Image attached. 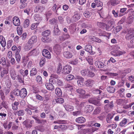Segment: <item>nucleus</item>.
Returning <instances> with one entry per match:
<instances>
[{
    "label": "nucleus",
    "mask_w": 134,
    "mask_h": 134,
    "mask_svg": "<svg viewBox=\"0 0 134 134\" xmlns=\"http://www.w3.org/2000/svg\"><path fill=\"white\" fill-rule=\"evenodd\" d=\"M81 18L80 13L75 14L70 19L69 16H67L66 18V20L68 23L70 24L71 23H73L77 21Z\"/></svg>",
    "instance_id": "f257e3e1"
},
{
    "label": "nucleus",
    "mask_w": 134,
    "mask_h": 134,
    "mask_svg": "<svg viewBox=\"0 0 134 134\" xmlns=\"http://www.w3.org/2000/svg\"><path fill=\"white\" fill-rule=\"evenodd\" d=\"M72 70V67L69 65H66L63 67L62 73L63 74H67L70 73Z\"/></svg>",
    "instance_id": "f03ea898"
},
{
    "label": "nucleus",
    "mask_w": 134,
    "mask_h": 134,
    "mask_svg": "<svg viewBox=\"0 0 134 134\" xmlns=\"http://www.w3.org/2000/svg\"><path fill=\"white\" fill-rule=\"evenodd\" d=\"M45 7L43 5H37L35 8L34 11L36 12L41 13L45 9Z\"/></svg>",
    "instance_id": "7ed1b4c3"
},
{
    "label": "nucleus",
    "mask_w": 134,
    "mask_h": 134,
    "mask_svg": "<svg viewBox=\"0 0 134 134\" xmlns=\"http://www.w3.org/2000/svg\"><path fill=\"white\" fill-rule=\"evenodd\" d=\"M85 50L89 53L91 55H93L95 53V52L93 51L92 50V46L90 44L86 45L85 47Z\"/></svg>",
    "instance_id": "20e7f679"
},
{
    "label": "nucleus",
    "mask_w": 134,
    "mask_h": 134,
    "mask_svg": "<svg viewBox=\"0 0 134 134\" xmlns=\"http://www.w3.org/2000/svg\"><path fill=\"white\" fill-rule=\"evenodd\" d=\"M12 125V122L11 121L8 122L7 121L3 123V126L5 129L9 130L11 128Z\"/></svg>",
    "instance_id": "39448f33"
},
{
    "label": "nucleus",
    "mask_w": 134,
    "mask_h": 134,
    "mask_svg": "<svg viewBox=\"0 0 134 134\" xmlns=\"http://www.w3.org/2000/svg\"><path fill=\"white\" fill-rule=\"evenodd\" d=\"M125 37L126 39L128 40L134 37V30H132L129 31L126 36Z\"/></svg>",
    "instance_id": "423d86ee"
},
{
    "label": "nucleus",
    "mask_w": 134,
    "mask_h": 134,
    "mask_svg": "<svg viewBox=\"0 0 134 134\" xmlns=\"http://www.w3.org/2000/svg\"><path fill=\"white\" fill-rule=\"evenodd\" d=\"M94 81L93 80L88 79L85 82V84L87 87H91L94 84Z\"/></svg>",
    "instance_id": "0eeeda50"
},
{
    "label": "nucleus",
    "mask_w": 134,
    "mask_h": 134,
    "mask_svg": "<svg viewBox=\"0 0 134 134\" xmlns=\"http://www.w3.org/2000/svg\"><path fill=\"white\" fill-rule=\"evenodd\" d=\"M27 94V90L25 88H22L20 91V96L21 98H24L26 97Z\"/></svg>",
    "instance_id": "6e6552de"
},
{
    "label": "nucleus",
    "mask_w": 134,
    "mask_h": 134,
    "mask_svg": "<svg viewBox=\"0 0 134 134\" xmlns=\"http://www.w3.org/2000/svg\"><path fill=\"white\" fill-rule=\"evenodd\" d=\"M42 55L46 58L50 59L51 58V55L50 52L47 50H43L42 52Z\"/></svg>",
    "instance_id": "1a4fd4ad"
},
{
    "label": "nucleus",
    "mask_w": 134,
    "mask_h": 134,
    "mask_svg": "<svg viewBox=\"0 0 134 134\" xmlns=\"http://www.w3.org/2000/svg\"><path fill=\"white\" fill-rule=\"evenodd\" d=\"M13 24L15 26H18L20 24V20L18 16H14L13 19Z\"/></svg>",
    "instance_id": "9d476101"
},
{
    "label": "nucleus",
    "mask_w": 134,
    "mask_h": 134,
    "mask_svg": "<svg viewBox=\"0 0 134 134\" xmlns=\"http://www.w3.org/2000/svg\"><path fill=\"white\" fill-rule=\"evenodd\" d=\"M8 73V70L7 69H4L1 72L0 76L1 78L3 79V77L4 76V79H8L9 78V76L6 75Z\"/></svg>",
    "instance_id": "9b49d317"
},
{
    "label": "nucleus",
    "mask_w": 134,
    "mask_h": 134,
    "mask_svg": "<svg viewBox=\"0 0 134 134\" xmlns=\"http://www.w3.org/2000/svg\"><path fill=\"white\" fill-rule=\"evenodd\" d=\"M29 57L28 54H27V55L24 56L22 57V63L24 66H26L27 64V62L29 59Z\"/></svg>",
    "instance_id": "f8f14e48"
},
{
    "label": "nucleus",
    "mask_w": 134,
    "mask_h": 134,
    "mask_svg": "<svg viewBox=\"0 0 134 134\" xmlns=\"http://www.w3.org/2000/svg\"><path fill=\"white\" fill-rule=\"evenodd\" d=\"M53 50L56 54L58 55L61 51V48L59 45H56L53 47Z\"/></svg>",
    "instance_id": "ddd939ff"
},
{
    "label": "nucleus",
    "mask_w": 134,
    "mask_h": 134,
    "mask_svg": "<svg viewBox=\"0 0 134 134\" xmlns=\"http://www.w3.org/2000/svg\"><path fill=\"white\" fill-rule=\"evenodd\" d=\"M45 85L47 89L48 90L52 91L54 89V87L53 83L47 82L46 83Z\"/></svg>",
    "instance_id": "4468645a"
},
{
    "label": "nucleus",
    "mask_w": 134,
    "mask_h": 134,
    "mask_svg": "<svg viewBox=\"0 0 134 134\" xmlns=\"http://www.w3.org/2000/svg\"><path fill=\"white\" fill-rule=\"evenodd\" d=\"M9 73L12 78L14 80H15L16 74L14 70L13 69H11L10 70Z\"/></svg>",
    "instance_id": "2eb2a0df"
},
{
    "label": "nucleus",
    "mask_w": 134,
    "mask_h": 134,
    "mask_svg": "<svg viewBox=\"0 0 134 134\" xmlns=\"http://www.w3.org/2000/svg\"><path fill=\"white\" fill-rule=\"evenodd\" d=\"M37 37L36 36H32L30 38L28 42V43H29L31 44L35 43L37 41Z\"/></svg>",
    "instance_id": "dca6fc26"
},
{
    "label": "nucleus",
    "mask_w": 134,
    "mask_h": 134,
    "mask_svg": "<svg viewBox=\"0 0 134 134\" xmlns=\"http://www.w3.org/2000/svg\"><path fill=\"white\" fill-rule=\"evenodd\" d=\"M75 121L78 123L82 124L86 121V119L83 117L81 116L76 118Z\"/></svg>",
    "instance_id": "f3484780"
},
{
    "label": "nucleus",
    "mask_w": 134,
    "mask_h": 134,
    "mask_svg": "<svg viewBox=\"0 0 134 134\" xmlns=\"http://www.w3.org/2000/svg\"><path fill=\"white\" fill-rule=\"evenodd\" d=\"M0 43L2 46L5 47L6 45V42L5 38L2 35L0 36Z\"/></svg>",
    "instance_id": "a211bd4d"
},
{
    "label": "nucleus",
    "mask_w": 134,
    "mask_h": 134,
    "mask_svg": "<svg viewBox=\"0 0 134 134\" xmlns=\"http://www.w3.org/2000/svg\"><path fill=\"white\" fill-rule=\"evenodd\" d=\"M64 102V99L62 98H59L56 99L54 100L52 103L53 104H55L56 103L58 104H62Z\"/></svg>",
    "instance_id": "6ab92c4d"
},
{
    "label": "nucleus",
    "mask_w": 134,
    "mask_h": 134,
    "mask_svg": "<svg viewBox=\"0 0 134 134\" xmlns=\"http://www.w3.org/2000/svg\"><path fill=\"white\" fill-rule=\"evenodd\" d=\"M70 37L69 35L68 34H64L61 36H60L59 38L60 41H63L69 38Z\"/></svg>",
    "instance_id": "aec40b11"
},
{
    "label": "nucleus",
    "mask_w": 134,
    "mask_h": 134,
    "mask_svg": "<svg viewBox=\"0 0 134 134\" xmlns=\"http://www.w3.org/2000/svg\"><path fill=\"white\" fill-rule=\"evenodd\" d=\"M93 110V107L91 105H87L85 108V111L87 113H90Z\"/></svg>",
    "instance_id": "412c9836"
},
{
    "label": "nucleus",
    "mask_w": 134,
    "mask_h": 134,
    "mask_svg": "<svg viewBox=\"0 0 134 134\" xmlns=\"http://www.w3.org/2000/svg\"><path fill=\"white\" fill-rule=\"evenodd\" d=\"M63 54L64 57L67 58H71L72 56V53L68 51L64 52L63 53Z\"/></svg>",
    "instance_id": "4be33fe9"
},
{
    "label": "nucleus",
    "mask_w": 134,
    "mask_h": 134,
    "mask_svg": "<svg viewBox=\"0 0 134 134\" xmlns=\"http://www.w3.org/2000/svg\"><path fill=\"white\" fill-rule=\"evenodd\" d=\"M65 109L67 111H71L74 109V107L71 105L69 104L65 105L64 106Z\"/></svg>",
    "instance_id": "5701e85b"
},
{
    "label": "nucleus",
    "mask_w": 134,
    "mask_h": 134,
    "mask_svg": "<svg viewBox=\"0 0 134 134\" xmlns=\"http://www.w3.org/2000/svg\"><path fill=\"white\" fill-rule=\"evenodd\" d=\"M94 65L98 68H102L104 66V64L103 62L99 61H96L94 63Z\"/></svg>",
    "instance_id": "b1692460"
},
{
    "label": "nucleus",
    "mask_w": 134,
    "mask_h": 134,
    "mask_svg": "<svg viewBox=\"0 0 134 134\" xmlns=\"http://www.w3.org/2000/svg\"><path fill=\"white\" fill-rule=\"evenodd\" d=\"M19 102L15 101L12 104V109L14 110H16L18 109V106L19 105Z\"/></svg>",
    "instance_id": "393cba45"
},
{
    "label": "nucleus",
    "mask_w": 134,
    "mask_h": 134,
    "mask_svg": "<svg viewBox=\"0 0 134 134\" xmlns=\"http://www.w3.org/2000/svg\"><path fill=\"white\" fill-rule=\"evenodd\" d=\"M54 30V34L55 35H59L60 33V31L59 29L58 25H55Z\"/></svg>",
    "instance_id": "a878e982"
},
{
    "label": "nucleus",
    "mask_w": 134,
    "mask_h": 134,
    "mask_svg": "<svg viewBox=\"0 0 134 134\" xmlns=\"http://www.w3.org/2000/svg\"><path fill=\"white\" fill-rule=\"evenodd\" d=\"M23 124L26 128H30L32 127V125H31L29 122V121L26 120L23 122Z\"/></svg>",
    "instance_id": "bb28decb"
},
{
    "label": "nucleus",
    "mask_w": 134,
    "mask_h": 134,
    "mask_svg": "<svg viewBox=\"0 0 134 134\" xmlns=\"http://www.w3.org/2000/svg\"><path fill=\"white\" fill-rule=\"evenodd\" d=\"M28 54L29 56H36L37 54V51L36 49H34L29 53Z\"/></svg>",
    "instance_id": "cd10ccee"
},
{
    "label": "nucleus",
    "mask_w": 134,
    "mask_h": 134,
    "mask_svg": "<svg viewBox=\"0 0 134 134\" xmlns=\"http://www.w3.org/2000/svg\"><path fill=\"white\" fill-rule=\"evenodd\" d=\"M107 90L109 93H113L115 92V89L113 86H109L107 87Z\"/></svg>",
    "instance_id": "c85d7f7f"
},
{
    "label": "nucleus",
    "mask_w": 134,
    "mask_h": 134,
    "mask_svg": "<svg viewBox=\"0 0 134 134\" xmlns=\"http://www.w3.org/2000/svg\"><path fill=\"white\" fill-rule=\"evenodd\" d=\"M55 92L58 97H60L62 95V91L60 88H56L55 90Z\"/></svg>",
    "instance_id": "c756f323"
},
{
    "label": "nucleus",
    "mask_w": 134,
    "mask_h": 134,
    "mask_svg": "<svg viewBox=\"0 0 134 134\" xmlns=\"http://www.w3.org/2000/svg\"><path fill=\"white\" fill-rule=\"evenodd\" d=\"M84 79L83 78H80L79 80H78L77 81V83L79 86L80 87H82L83 85Z\"/></svg>",
    "instance_id": "7c9ffc66"
},
{
    "label": "nucleus",
    "mask_w": 134,
    "mask_h": 134,
    "mask_svg": "<svg viewBox=\"0 0 134 134\" xmlns=\"http://www.w3.org/2000/svg\"><path fill=\"white\" fill-rule=\"evenodd\" d=\"M37 72V69L35 68H32L30 71V76H33L36 75Z\"/></svg>",
    "instance_id": "2f4dec72"
},
{
    "label": "nucleus",
    "mask_w": 134,
    "mask_h": 134,
    "mask_svg": "<svg viewBox=\"0 0 134 134\" xmlns=\"http://www.w3.org/2000/svg\"><path fill=\"white\" fill-rule=\"evenodd\" d=\"M114 107L113 101H111L108 104L105 105V107H107L108 109H112Z\"/></svg>",
    "instance_id": "473e14b6"
},
{
    "label": "nucleus",
    "mask_w": 134,
    "mask_h": 134,
    "mask_svg": "<svg viewBox=\"0 0 134 134\" xmlns=\"http://www.w3.org/2000/svg\"><path fill=\"white\" fill-rule=\"evenodd\" d=\"M36 80L39 84H42L43 81L41 76L40 75L37 76L36 78Z\"/></svg>",
    "instance_id": "72a5a7b5"
},
{
    "label": "nucleus",
    "mask_w": 134,
    "mask_h": 134,
    "mask_svg": "<svg viewBox=\"0 0 134 134\" xmlns=\"http://www.w3.org/2000/svg\"><path fill=\"white\" fill-rule=\"evenodd\" d=\"M42 41L44 42H49L51 41V39L47 37V36H43L42 38Z\"/></svg>",
    "instance_id": "f704fd0d"
},
{
    "label": "nucleus",
    "mask_w": 134,
    "mask_h": 134,
    "mask_svg": "<svg viewBox=\"0 0 134 134\" xmlns=\"http://www.w3.org/2000/svg\"><path fill=\"white\" fill-rule=\"evenodd\" d=\"M50 34V31L49 30H48L43 32L42 33V35L43 36L47 37L49 36Z\"/></svg>",
    "instance_id": "c9c22d12"
},
{
    "label": "nucleus",
    "mask_w": 134,
    "mask_h": 134,
    "mask_svg": "<svg viewBox=\"0 0 134 134\" xmlns=\"http://www.w3.org/2000/svg\"><path fill=\"white\" fill-rule=\"evenodd\" d=\"M77 93H78L81 96L84 95L85 94V91L83 89L79 88L76 90Z\"/></svg>",
    "instance_id": "e433bc0d"
},
{
    "label": "nucleus",
    "mask_w": 134,
    "mask_h": 134,
    "mask_svg": "<svg viewBox=\"0 0 134 134\" xmlns=\"http://www.w3.org/2000/svg\"><path fill=\"white\" fill-rule=\"evenodd\" d=\"M133 9L132 8L128 9L127 12H129L128 16L130 17H133L134 16V10H132Z\"/></svg>",
    "instance_id": "4c0bfd02"
},
{
    "label": "nucleus",
    "mask_w": 134,
    "mask_h": 134,
    "mask_svg": "<svg viewBox=\"0 0 134 134\" xmlns=\"http://www.w3.org/2000/svg\"><path fill=\"white\" fill-rule=\"evenodd\" d=\"M65 88L70 90L71 92L74 91V87L69 84H68L65 86Z\"/></svg>",
    "instance_id": "58836bf2"
},
{
    "label": "nucleus",
    "mask_w": 134,
    "mask_h": 134,
    "mask_svg": "<svg viewBox=\"0 0 134 134\" xmlns=\"http://www.w3.org/2000/svg\"><path fill=\"white\" fill-rule=\"evenodd\" d=\"M127 120L126 118H124L120 122V125L121 126L123 127L127 123Z\"/></svg>",
    "instance_id": "ea45409f"
},
{
    "label": "nucleus",
    "mask_w": 134,
    "mask_h": 134,
    "mask_svg": "<svg viewBox=\"0 0 134 134\" xmlns=\"http://www.w3.org/2000/svg\"><path fill=\"white\" fill-rule=\"evenodd\" d=\"M96 3V5L98 7H102L103 4L102 2L99 0H95L94 1Z\"/></svg>",
    "instance_id": "a19ab883"
},
{
    "label": "nucleus",
    "mask_w": 134,
    "mask_h": 134,
    "mask_svg": "<svg viewBox=\"0 0 134 134\" xmlns=\"http://www.w3.org/2000/svg\"><path fill=\"white\" fill-rule=\"evenodd\" d=\"M67 122L66 121L64 120H58L56 121H54L53 122L54 124H66Z\"/></svg>",
    "instance_id": "79ce46f5"
},
{
    "label": "nucleus",
    "mask_w": 134,
    "mask_h": 134,
    "mask_svg": "<svg viewBox=\"0 0 134 134\" xmlns=\"http://www.w3.org/2000/svg\"><path fill=\"white\" fill-rule=\"evenodd\" d=\"M110 3L111 5L114 6L118 4L119 2L118 0H110Z\"/></svg>",
    "instance_id": "37998d69"
},
{
    "label": "nucleus",
    "mask_w": 134,
    "mask_h": 134,
    "mask_svg": "<svg viewBox=\"0 0 134 134\" xmlns=\"http://www.w3.org/2000/svg\"><path fill=\"white\" fill-rule=\"evenodd\" d=\"M62 65L61 63H59L57 68V72L58 74L60 73L61 71H62Z\"/></svg>",
    "instance_id": "c03bdc74"
},
{
    "label": "nucleus",
    "mask_w": 134,
    "mask_h": 134,
    "mask_svg": "<svg viewBox=\"0 0 134 134\" xmlns=\"http://www.w3.org/2000/svg\"><path fill=\"white\" fill-rule=\"evenodd\" d=\"M36 129L41 132H43L44 130V127L41 125H38L35 127Z\"/></svg>",
    "instance_id": "a18cd8bd"
},
{
    "label": "nucleus",
    "mask_w": 134,
    "mask_h": 134,
    "mask_svg": "<svg viewBox=\"0 0 134 134\" xmlns=\"http://www.w3.org/2000/svg\"><path fill=\"white\" fill-rule=\"evenodd\" d=\"M30 21L28 19L25 20L24 23V27L25 28H27L29 25Z\"/></svg>",
    "instance_id": "49530a36"
},
{
    "label": "nucleus",
    "mask_w": 134,
    "mask_h": 134,
    "mask_svg": "<svg viewBox=\"0 0 134 134\" xmlns=\"http://www.w3.org/2000/svg\"><path fill=\"white\" fill-rule=\"evenodd\" d=\"M86 60L89 63V64L91 65H92L93 64V58L91 57H89L86 58Z\"/></svg>",
    "instance_id": "de8ad7c7"
},
{
    "label": "nucleus",
    "mask_w": 134,
    "mask_h": 134,
    "mask_svg": "<svg viewBox=\"0 0 134 134\" xmlns=\"http://www.w3.org/2000/svg\"><path fill=\"white\" fill-rule=\"evenodd\" d=\"M113 116L111 114H109L107 116L106 118V121L107 123H110L111 122V119L113 118Z\"/></svg>",
    "instance_id": "09e8293b"
},
{
    "label": "nucleus",
    "mask_w": 134,
    "mask_h": 134,
    "mask_svg": "<svg viewBox=\"0 0 134 134\" xmlns=\"http://www.w3.org/2000/svg\"><path fill=\"white\" fill-rule=\"evenodd\" d=\"M95 75V74L93 71L90 70H88L87 76L91 77H93Z\"/></svg>",
    "instance_id": "8fccbe9b"
},
{
    "label": "nucleus",
    "mask_w": 134,
    "mask_h": 134,
    "mask_svg": "<svg viewBox=\"0 0 134 134\" xmlns=\"http://www.w3.org/2000/svg\"><path fill=\"white\" fill-rule=\"evenodd\" d=\"M97 26L100 28L103 29H104V26L105 25V24L103 23L99 22L97 23Z\"/></svg>",
    "instance_id": "3c124183"
},
{
    "label": "nucleus",
    "mask_w": 134,
    "mask_h": 134,
    "mask_svg": "<svg viewBox=\"0 0 134 134\" xmlns=\"http://www.w3.org/2000/svg\"><path fill=\"white\" fill-rule=\"evenodd\" d=\"M39 22L31 24V29L32 30H34L36 28L38 25Z\"/></svg>",
    "instance_id": "603ef678"
},
{
    "label": "nucleus",
    "mask_w": 134,
    "mask_h": 134,
    "mask_svg": "<svg viewBox=\"0 0 134 134\" xmlns=\"http://www.w3.org/2000/svg\"><path fill=\"white\" fill-rule=\"evenodd\" d=\"M32 47L31 44L28 43V44L25 46L24 48L26 51H29L31 49Z\"/></svg>",
    "instance_id": "864d4df0"
},
{
    "label": "nucleus",
    "mask_w": 134,
    "mask_h": 134,
    "mask_svg": "<svg viewBox=\"0 0 134 134\" xmlns=\"http://www.w3.org/2000/svg\"><path fill=\"white\" fill-rule=\"evenodd\" d=\"M17 31L18 34L19 35H21L22 33L23 32V28L21 26L17 27Z\"/></svg>",
    "instance_id": "5fc2aeb1"
},
{
    "label": "nucleus",
    "mask_w": 134,
    "mask_h": 134,
    "mask_svg": "<svg viewBox=\"0 0 134 134\" xmlns=\"http://www.w3.org/2000/svg\"><path fill=\"white\" fill-rule=\"evenodd\" d=\"M46 62V59L44 58H42L40 60V66H43L44 65Z\"/></svg>",
    "instance_id": "6e6d98bb"
},
{
    "label": "nucleus",
    "mask_w": 134,
    "mask_h": 134,
    "mask_svg": "<svg viewBox=\"0 0 134 134\" xmlns=\"http://www.w3.org/2000/svg\"><path fill=\"white\" fill-rule=\"evenodd\" d=\"M34 18L35 20L38 22H40L42 20L41 18L40 17V16L38 14L35 15Z\"/></svg>",
    "instance_id": "4d7b16f0"
},
{
    "label": "nucleus",
    "mask_w": 134,
    "mask_h": 134,
    "mask_svg": "<svg viewBox=\"0 0 134 134\" xmlns=\"http://www.w3.org/2000/svg\"><path fill=\"white\" fill-rule=\"evenodd\" d=\"M15 58L17 62L19 63L21 59L20 55L19 53H15Z\"/></svg>",
    "instance_id": "13d9d810"
},
{
    "label": "nucleus",
    "mask_w": 134,
    "mask_h": 134,
    "mask_svg": "<svg viewBox=\"0 0 134 134\" xmlns=\"http://www.w3.org/2000/svg\"><path fill=\"white\" fill-rule=\"evenodd\" d=\"M52 9V10L55 13H56L57 12V10L58 8L57 7V5L55 4H54Z\"/></svg>",
    "instance_id": "bf43d9fd"
},
{
    "label": "nucleus",
    "mask_w": 134,
    "mask_h": 134,
    "mask_svg": "<svg viewBox=\"0 0 134 134\" xmlns=\"http://www.w3.org/2000/svg\"><path fill=\"white\" fill-rule=\"evenodd\" d=\"M17 115L19 116H23L24 115V112L23 110H17Z\"/></svg>",
    "instance_id": "052dcab7"
},
{
    "label": "nucleus",
    "mask_w": 134,
    "mask_h": 134,
    "mask_svg": "<svg viewBox=\"0 0 134 134\" xmlns=\"http://www.w3.org/2000/svg\"><path fill=\"white\" fill-rule=\"evenodd\" d=\"M36 122L39 124H44L46 122V120H41L40 119H38L36 121Z\"/></svg>",
    "instance_id": "680f3d73"
},
{
    "label": "nucleus",
    "mask_w": 134,
    "mask_h": 134,
    "mask_svg": "<svg viewBox=\"0 0 134 134\" xmlns=\"http://www.w3.org/2000/svg\"><path fill=\"white\" fill-rule=\"evenodd\" d=\"M13 93L15 96H20V91L19 89H15Z\"/></svg>",
    "instance_id": "e2e57ef3"
},
{
    "label": "nucleus",
    "mask_w": 134,
    "mask_h": 134,
    "mask_svg": "<svg viewBox=\"0 0 134 134\" xmlns=\"http://www.w3.org/2000/svg\"><path fill=\"white\" fill-rule=\"evenodd\" d=\"M74 78V76L71 75H68L66 77V79L68 81L71 80Z\"/></svg>",
    "instance_id": "0e129e2a"
},
{
    "label": "nucleus",
    "mask_w": 134,
    "mask_h": 134,
    "mask_svg": "<svg viewBox=\"0 0 134 134\" xmlns=\"http://www.w3.org/2000/svg\"><path fill=\"white\" fill-rule=\"evenodd\" d=\"M88 70L87 69H84L82 70L81 72V74L83 76H85L86 75L87 76V74L88 71Z\"/></svg>",
    "instance_id": "69168bd1"
},
{
    "label": "nucleus",
    "mask_w": 134,
    "mask_h": 134,
    "mask_svg": "<svg viewBox=\"0 0 134 134\" xmlns=\"http://www.w3.org/2000/svg\"><path fill=\"white\" fill-rule=\"evenodd\" d=\"M12 43L13 40H9L8 41L7 43V45L8 49L10 48L11 46L12 45Z\"/></svg>",
    "instance_id": "338daca9"
},
{
    "label": "nucleus",
    "mask_w": 134,
    "mask_h": 134,
    "mask_svg": "<svg viewBox=\"0 0 134 134\" xmlns=\"http://www.w3.org/2000/svg\"><path fill=\"white\" fill-rule=\"evenodd\" d=\"M0 116L1 117L2 119L4 120L6 119L7 114L3 113H0Z\"/></svg>",
    "instance_id": "774afa93"
}]
</instances>
